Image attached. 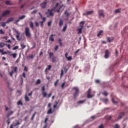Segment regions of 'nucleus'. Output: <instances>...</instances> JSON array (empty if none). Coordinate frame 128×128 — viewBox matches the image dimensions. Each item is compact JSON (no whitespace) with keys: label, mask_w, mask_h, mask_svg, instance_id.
<instances>
[{"label":"nucleus","mask_w":128,"mask_h":128,"mask_svg":"<svg viewBox=\"0 0 128 128\" xmlns=\"http://www.w3.org/2000/svg\"><path fill=\"white\" fill-rule=\"evenodd\" d=\"M62 8V6H60L58 2H57L53 8L52 10H48L49 16H54V13H52V12H54V10H56V12H60V10Z\"/></svg>","instance_id":"nucleus-1"},{"label":"nucleus","mask_w":128,"mask_h":128,"mask_svg":"<svg viewBox=\"0 0 128 128\" xmlns=\"http://www.w3.org/2000/svg\"><path fill=\"white\" fill-rule=\"evenodd\" d=\"M25 34L28 38H30V28L26 27L25 28Z\"/></svg>","instance_id":"nucleus-2"},{"label":"nucleus","mask_w":128,"mask_h":128,"mask_svg":"<svg viewBox=\"0 0 128 128\" xmlns=\"http://www.w3.org/2000/svg\"><path fill=\"white\" fill-rule=\"evenodd\" d=\"M73 90H75V92L74 94V98H76V96H78V88H74Z\"/></svg>","instance_id":"nucleus-3"},{"label":"nucleus","mask_w":128,"mask_h":128,"mask_svg":"<svg viewBox=\"0 0 128 128\" xmlns=\"http://www.w3.org/2000/svg\"><path fill=\"white\" fill-rule=\"evenodd\" d=\"M120 115L118 116V118H117V120H118L122 118H124V112H120Z\"/></svg>","instance_id":"nucleus-4"},{"label":"nucleus","mask_w":128,"mask_h":128,"mask_svg":"<svg viewBox=\"0 0 128 128\" xmlns=\"http://www.w3.org/2000/svg\"><path fill=\"white\" fill-rule=\"evenodd\" d=\"M68 52H66L65 54V58H66V60L68 61L70 60H72V56H69L68 57Z\"/></svg>","instance_id":"nucleus-5"},{"label":"nucleus","mask_w":128,"mask_h":128,"mask_svg":"<svg viewBox=\"0 0 128 128\" xmlns=\"http://www.w3.org/2000/svg\"><path fill=\"white\" fill-rule=\"evenodd\" d=\"M98 14H99V16L100 18H104V11L102 10H100L98 11Z\"/></svg>","instance_id":"nucleus-6"},{"label":"nucleus","mask_w":128,"mask_h":128,"mask_svg":"<svg viewBox=\"0 0 128 128\" xmlns=\"http://www.w3.org/2000/svg\"><path fill=\"white\" fill-rule=\"evenodd\" d=\"M10 14V10H6L5 12H4L2 14V16H8V14Z\"/></svg>","instance_id":"nucleus-7"},{"label":"nucleus","mask_w":128,"mask_h":128,"mask_svg":"<svg viewBox=\"0 0 128 128\" xmlns=\"http://www.w3.org/2000/svg\"><path fill=\"white\" fill-rule=\"evenodd\" d=\"M50 68H52V66L48 65L47 68L45 69V72L46 74H48V70H50Z\"/></svg>","instance_id":"nucleus-8"},{"label":"nucleus","mask_w":128,"mask_h":128,"mask_svg":"<svg viewBox=\"0 0 128 128\" xmlns=\"http://www.w3.org/2000/svg\"><path fill=\"white\" fill-rule=\"evenodd\" d=\"M108 56H110V51H108V50H106L105 51V54H104L105 58H108Z\"/></svg>","instance_id":"nucleus-9"},{"label":"nucleus","mask_w":128,"mask_h":128,"mask_svg":"<svg viewBox=\"0 0 128 128\" xmlns=\"http://www.w3.org/2000/svg\"><path fill=\"white\" fill-rule=\"evenodd\" d=\"M40 6H41L42 8H45L46 6V2H44L42 3Z\"/></svg>","instance_id":"nucleus-10"},{"label":"nucleus","mask_w":128,"mask_h":128,"mask_svg":"<svg viewBox=\"0 0 128 128\" xmlns=\"http://www.w3.org/2000/svg\"><path fill=\"white\" fill-rule=\"evenodd\" d=\"M92 12H94V11H92V10L88 11V12H86V13H84L83 14V16H90V14H92Z\"/></svg>","instance_id":"nucleus-11"},{"label":"nucleus","mask_w":128,"mask_h":128,"mask_svg":"<svg viewBox=\"0 0 128 128\" xmlns=\"http://www.w3.org/2000/svg\"><path fill=\"white\" fill-rule=\"evenodd\" d=\"M16 38L17 40H20V32H18V31H16Z\"/></svg>","instance_id":"nucleus-12"},{"label":"nucleus","mask_w":128,"mask_h":128,"mask_svg":"<svg viewBox=\"0 0 128 128\" xmlns=\"http://www.w3.org/2000/svg\"><path fill=\"white\" fill-rule=\"evenodd\" d=\"M80 28H78V34H82V28H84V26L80 25Z\"/></svg>","instance_id":"nucleus-13"},{"label":"nucleus","mask_w":128,"mask_h":128,"mask_svg":"<svg viewBox=\"0 0 128 128\" xmlns=\"http://www.w3.org/2000/svg\"><path fill=\"white\" fill-rule=\"evenodd\" d=\"M107 41L108 42H112L114 40V38L110 37H108L106 38Z\"/></svg>","instance_id":"nucleus-14"},{"label":"nucleus","mask_w":128,"mask_h":128,"mask_svg":"<svg viewBox=\"0 0 128 128\" xmlns=\"http://www.w3.org/2000/svg\"><path fill=\"white\" fill-rule=\"evenodd\" d=\"M104 34V31L102 30H100V31L98 32V34H97V36L98 38L100 36Z\"/></svg>","instance_id":"nucleus-15"},{"label":"nucleus","mask_w":128,"mask_h":128,"mask_svg":"<svg viewBox=\"0 0 128 128\" xmlns=\"http://www.w3.org/2000/svg\"><path fill=\"white\" fill-rule=\"evenodd\" d=\"M54 34H51L50 37L49 38V40L50 42H54V38H52V36H54Z\"/></svg>","instance_id":"nucleus-16"},{"label":"nucleus","mask_w":128,"mask_h":128,"mask_svg":"<svg viewBox=\"0 0 128 128\" xmlns=\"http://www.w3.org/2000/svg\"><path fill=\"white\" fill-rule=\"evenodd\" d=\"M63 24H64V20H62V19H60L59 22V26L60 28H62Z\"/></svg>","instance_id":"nucleus-17"},{"label":"nucleus","mask_w":128,"mask_h":128,"mask_svg":"<svg viewBox=\"0 0 128 128\" xmlns=\"http://www.w3.org/2000/svg\"><path fill=\"white\" fill-rule=\"evenodd\" d=\"M7 6H12V2L10 1L7 0L5 2Z\"/></svg>","instance_id":"nucleus-18"},{"label":"nucleus","mask_w":128,"mask_h":128,"mask_svg":"<svg viewBox=\"0 0 128 128\" xmlns=\"http://www.w3.org/2000/svg\"><path fill=\"white\" fill-rule=\"evenodd\" d=\"M14 18H9L7 21L6 22H7L8 24V22H14Z\"/></svg>","instance_id":"nucleus-19"},{"label":"nucleus","mask_w":128,"mask_h":128,"mask_svg":"<svg viewBox=\"0 0 128 128\" xmlns=\"http://www.w3.org/2000/svg\"><path fill=\"white\" fill-rule=\"evenodd\" d=\"M64 14H65L66 16V18H68L70 16V14L68 13V11H65Z\"/></svg>","instance_id":"nucleus-20"},{"label":"nucleus","mask_w":128,"mask_h":128,"mask_svg":"<svg viewBox=\"0 0 128 128\" xmlns=\"http://www.w3.org/2000/svg\"><path fill=\"white\" fill-rule=\"evenodd\" d=\"M86 102V100H79L77 102L78 104H84Z\"/></svg>","instance_id":"nucleus-21"},{"label":"nucleus","mask_w":128,"mask_h":128,"mask_svg":"<svg viewBox=\"0 0 128 128\" xmlns=\"http://www.w3.org/2000/svg\"><path fill=\"white\" fill-rule=\"evenodd\" d=\"M6 24H8L6 22H2L1 23V26H2V28H4V26H6Z\"/></svg>","instance_id":"nucleus-22"},{"label":"nucleus","mask_w":128,"mask_h":128,"mask_svg":"<svg viewBox=\"0 0 128 128\" xmlns=\"http://www.w3.org/2000/svg\"><path fill=\"white\" fill-rule=\"evenodd\" d=\"M40 82H42V81H40V79H38L35 84H40Z\"/></svg>","instance_id":"nucleus-23"},{"label":"nucleus","mask_w":128,"mask_h":128,"mask_svg":"<svg viewBox=\"0 0 128 128\" xmlns=\"http://www.w3.org/2000/svg\"><path fill=\"white\" fill-rule=\"evenodd\" d=\"M102 101L103 102H105V104H108V99L102 98Z\"/></svg>","instance_id":"nucleus-24"},{"label":"nucleus","mask_w":128,"mask_h":128,"mask_svg":"<svg viewBox=\"0 0 128 128\" xmlns=\"http://www.w3.org/2000/svg\"><path fill=\"white\" fill-rule=\"evenodd\" d=\"M56 62V57L53 56L52 58V62Z\"/></svg>","instance_id":"nucleus-25"},{"label":"nucleus","mask_w":128,"mask_h":128,"mask_svg":"<svg viewBox=\"0 0 128 128\" xmlns=\"http://www.w3.org/2000/svg\"><path fill=\"white\" fill-rule=\"evenodd\" d=\"M48 114H52V108L48 110L47 112Z\"/></svg>","instance_id":"nucleus-26"},{"label":"nucleus","mask_w":128,"mask_h":128,"mask_svg":"<svg viewBox=\"0 0 128 128\" xmlns=\"http://www.w3.org/2000/svg\"><path fill=\"white\" fill-rule=\"evenodd\" d=\"M24 100L26 102H30V98L26 95L24 96Z\"/></svg>","instance_id":"nucleus-27"},{"label":"nucleus","mask_w":128,"mask_h":128,"mask_svg":"<svg viewBox=\"0 0 128 128\" xmlns=\"http://www.w3.org/2000/svg\"><path fill=\"white\" fill-rule=\"evenodd\" d=\"M112 100L114 104H118V102L114 100V98H112Z\"/></svg>","instance_id":"nucleus-28"},{"label":"nucleus","mask_w":128,"mask_h":128,"mask_svg":"<svg viewBox=\"0 0 128 128\" xmlns=\"http://www.w3.org/2000/svg\"><path fill=\"white\" fill-rule=\"evenodd\" d=\"M54 56V53L52 52H50L49 53V58H52Z\"/></svg>","instance_id":"nucleus-29"},{"label":"nucleus","mask_w":128,"mask_h":128,"mask_svg":"<svg viewBox=\"0 0 128 128\" xmlns=\"http://www.w3.org/2000/svg\"><path fill=\"white\" fill-rule=\"evenodd\" d=\"M20 123L19 122H17L16 124H13L14 126H20Z\"/></svg>","instance_id":"nucleus-30"},{"label":"nucleus","mask_w":128,"mask_h":128,"mask_svg":"<svg viewBox=\"0 0 128 128\" xmlns=\"http://www.w3.org/2000/svg\"><path fill=\"white\" fill-rule=\"evenodd\" d=\"M30 28H34V23L30 21Z\"/></svg>","instance_id":"nucleus-31"},{"label":"nucleus","mask_w":128,"mask_h":128,"mask_svg":"<svg viewBox=\"0 0 128 128\" xmlns=\"http://www.w3.org/2000/svg\"><path fill=\"white\" fill-rule=\"evenodd\" d=\"M24 18H26V16L22 15V16H20L18 18H19V20H24Z\"/></svg>","instance_id":"nucleus-32"},{"label":"nucleus","mask_w":128,"mask_h":128,"mask_svg":"<svg viewBox=\"0 0 128 128\" xmlns=\"http://www.w3.org/2000/svg\"><path fill=\"white\" fill-rule=\"evenodd\" d=\"M18 106H22V102L20 100H18L17 102Z\"/></svg>","instance_id":"nucleus-33"},{"label":"nucleus","mask_w":128,"mask_h":128,"mask_svg":"<svg viewBox=\"0 0 128 128\" xmlns=\"http://www.w3.org/2000/svg\"><path fill=\"white\" fill-rule=\"evenodd\" d=\"M114 12H115V14H120V10L117 9V10H115Z\"/></svg>","instance_id":"nucleus-34"},{"label":"nucleus","mask_w":128,"mask_h":128,"mask_svg":"<svg viewBox=\"0 0 128 128\" xmlns=\"http://www.w3.org/2000/svg\"><path fill=\"white\" fill-rule=\"evenodd\" d=\"M10 56H12L13 58H16V54H12Z\"/></svg>","instance_id":"nucleus-35"},{"label":"nucleus","mask_w":128,"mask_h":128,"mask_svg":"<svg viewBox=\"0 0 128 128\" xmlns=\"http://www.w3.org/2000/svg\"><path fill=\"white\" fill-rule=\"evenodd\" d=\"M66 84V82H63V84L61 85V88H62V90H64V86Z\"/></svg>","instance_id":"nucleus-36"},{"label":"nucleus","mask_w":128,"mask_h":128,"mask_svg":"<svg viewBox=\"0 0 128 128\" xmlns=\"http://www.w3.org/2000/svg\"><path fill=\"white\" fill-rule=\"evenodd\" d=\"M38 12V10H34L31 12L32 14H35Z\"/></svg>","instance_id":"nucleus-37"},{"label":"nucleus","mask_w":128,"mask_h":128,"mask_svg":"<svg viewBox=\"0 0 128 128\" xmlns=\"http://www.w3.org/2000/svg\"><path fill=\"white\" fill-rule=\"evenodd\" d=\"M66 24H65V26L63 27L62 28V32H66Z\"/></svg>","instance_id":"nucleus-38"},{"label":"nucleus","mask_w":128,"mask_h":128,"mask_svg":"<svg viewBox=\"0 0 128 128\" xmlns=\"http://www.w3.org/2000/svg\"><path fill=\"white\" fill-rule=\"evenodd\" d=\"M42 94L43 96V98H46V92H42Z\"/></svg>","instance_id":"nucleus-39"},{"label":"nucleus","mask_w":128,"mask_h":128,"mask_svg":"<svg viewBox=\"0 0 128 128\" xmlns=\"http://www.w3.org/2000/svg\"><path fill=\"white\" fill-rule=\"evenodd\" d=\"M20 46L22 50H24V48H26V45L24 44H20Z\"/></svg>","instance_id":"nucleus-40"},{"label":"nucleus","mask_w":128,"mask_h":128,"mask_svg":"<svg viewBox=\"0 0 128 128\" xmlns=\"http://www.w3.org/2000/svg\"><path fill=\"white\" fill-rule=\"evenodd\" d=\"M58 80H56L54 83V86H58Z\"/></svg>","instance_id":"nucleus-41"},{"label":"nucleus","mask_w":128,"mask_h":128,"mask_svg":"<svg viewBox=\"0 0 128 128\" xmlns=\"http://www.w3.org/2000/svg\"><path fill=\"white\" fill-rule=\"evenodd\" d=\"M36 112H34V113L32 115V117L31 118V120H34V116H36Z\"/></svg>","instance_id":"nucleus-42"},{"label":"nucleus","mask_w":128,"mask_h":128,"mask_svg":"<svg viewBox=\"0 0 128 128\" xmlns=\"http://www.w3.org/2000/svg\"><path fill=\"white\" fill-rule=\"evenodd\" d=\"M92 95L90 94H88L87 95V98H92Z\"/></svg>","instance_id":"nucleus-43"},{"label":"nucleus","mask_w":128,"mask_h":128,"mask_svg":"<svg viewBox=\"0 0 128 128\" xmlns=\"http://www.w3.org/2000/svg\"><path fill=\"white\" fill-rule=\"evenodd\" d=\"M4 43L0 42V48H4Z\"/></svg>","instance_id":"nucleus-44"},{"label":"nucleus","mask_w":128,"mask_h":128,"mask_svg":"<svg viewBox=\"0 0 128 128\" xmlns=\"http://www.w3.org/2000/svg\"><path fill=\"white\" fill-rule=\"evenodd\" d=\"M13 68H14V70H14V72H16V71L18 70V67H13Z\"/></svg>","instance_id":"nucleus-45"},{"label":"nucleus","mask_w":128,"mask_h":128,"mask_svg":"<svg viewBox=\"0 0 128 128\" xmlns=\"http://www.w3.org/2000/svg\"><path fill=\"white\" fill-rule=\"evenodd\" d=\"M80 26H84V21L80 22Z\"/></svg>","instance_id":"nucleus-46"},{"label":"nucleus","mask_w":128,"mask_h":128,"mask_svg":"<svg viewBox=\"0 0 128 128\" xmlns=\"http://www.w3.org/2000/svg\"><path fill=\"white\" fill-rule=\"evenodd\" d=\"M62 76H64V70H62L60 78H62Z\"/></svg>","instance_id":"nucleus-47"},{"label":"nucleus","mask_w":128,"mask_h":128,"mask_svg":"<svg viewBox=\"0 0 128 128\" xmlns=\"http://www.w3.org/2000/svg\"><path fill=\"white\" fill-rule=\"evenodd\" d=\"M18 50V46H16L12 48L13 50Z\"/></svg>","instance_id":"nucleus-48"},{"label":"nucleus","mask_w":128,"mask_h":128,"mask_svg":"<svg viewBox=\"0 0 128 128\" xmlns=\"http://www.w3.org/2000/svg\"><path fill=\"white\" fill-rule=\"evenodd\" d=\"M6 122L8 124H10V118H9L8 120H7Z\"/></svg>","instance_id":"nucleus-49"},{"label":"nucleus","mask_w":128,"mask_h":128,"mask_svg":"<svg viewBox=\"0 0 128 128\" xmlns=\"http://www.w3.org/2000/svg\"><path fill=\"white\" fill-rule=\"evenodd\" d=\"M42 92H44L46 90V88H44V86H43L42 88Z\"/></svg>","instance_id":"nucleus-50"},{"label":"nucleus","mask_w":128,"mask_h":128,"mask_svg":"<svg viewBox=\"0 0 128 128\" xmlns=\"http://www.w3.org/2000/svg\"><path fill=\"white\" fill-rule=\"evenodd\" d=\"M48 118H46L44 120V124L48 125V123L46 122H48Z\"/></svg>","instance_id":"nucleus-51"},{"label":"nucleus","mask_w":128,"mask_h":128,"mask_svg":"<svg viewBox=\"0 0 128 128\" xmlns=\"http://www.w3.org/2000/svg\"><path fill=\"white\" fill-rule=\"evenodd\" d=\"M9 74L10 76H12V74H14V70H12V72L9 73Z\"/></svg>","instance_id":"nucleus-52"},{"label":"nucleus","mask_w":128,"mask_h":128,"mask_svg":"<svg viewBox=\"0 0 128 128\" xmlns=\"http://www.w3.org/2000/svg\"><path fill=\"white\" fill-rule=\"evenodd\" d=\"M58 46H56L54 48V50L56 52V50H58Z\"/></svg>","instance_id":"nucleus-53"},{"label":"nucleus","mask_w":128,"mask_h":128,"mask_svg":"<svg viewBox=\"0 0 128 128\" xmlns=\"http://www.w3.org/2000/svg\"><path fill=\"white\" fill-rule=\"evenodd\" d=\"M0 34H4V30H0Z\"/></svg>","instance_id":"nucleus-54"},{"label":"nucleus","mask_w":128,"mask_h":128,"mask_svg":"<svg viewBox=\"0 0 128 128\" xmlns=\"http://www.w3.org/2000/svg\"><path fill=\"white\" fill-rule=\"evenodd\" d=\"M52 21H50L48 22V26H50L52 25Z\"/></svg>","instance_id":"nucleus-55"},{"label":"nucleus","mask_w":128,"mask_h":128,"mask_svg":"<svg viewBox=\"0 0 128 128\" xmlns=\"http://www.w3.org/2000/svg\"><path fill=\"white\" fill-rule=\"evenodd\" d=\"M103 94H104V96H108V93L106 92V91H104V92H103Z\"/></svg>","instance_id":"nucleus-56"},{"label":"nucleus","mask_w":128,"mask_h":128,"mask_svg":"<svg viewBox=\"0 0 128 128\" xmlns=\"http://www.w3.org/2000/svg\"><path fill=\"white\" fill-rule=\"evenodd\" d=\"M7 52L8 54V56H10L12 55V52H10V51H7Z\"/></svg>","instance_id":"nucleus-57"},{"label":"nucleus","mask_w":128,"mask_h":128,"mask_svg":"<svg viewBox=\"0 0 128 128\" xmlns=\"http://www.w3.org/2000/svg\"><path fill=\"white\" fill-rule=\"evenodd\" d=\"M28 68L26 66L24 67V72H28Z\"/></svg>","instance_id":"nucleus-58"},{"label":"nucleus","mask_w":128,"mask_h":128,"mask_svg":"<svg viewBox=\"0 0 128 128\" xmlns=\"http://www.w3.org/2000/svg\"><path fill=\"white\" fill-rule=\"evenodd\" d=\"M90 92H92V89L90 88L87 92L88 94H90Z\"/></svg>","instance_id":"nucleus-59"},{"label":"nucleus","mask_w":128,"mask_h":128,"mask_svg":"<svg viewBox=\"0 0 128 128\" xmlns=\"http://www.w3.org/2000/svg\"><path fill=\"white\" fill-rule=\"evenodd\" d=\"M114 128H120V126L118 124H116L115 126H114Z\"/></svg>","instance_id":"nucleus-60"},{"label":"nucleus","mask_w":128,"mask_h":128,"mask_svg":"<svg viewBox=\"0 0 128 128\" xmlns=\"http://www.w3.org/2000/svg\"><path fill=\"white\" fill-rule=\"evenodd\" d=\"M28 96H32V91L28 93Z\"/></svg>","instance_id":"nucleus-61"},{"label":"nucleus","mask_w":128,"mask_h":128,"mask_svg":"<svg viewBox=\"0 0 128 128\" xmlns=\"http://www.w3.org/2000/svg\"><path fill=\"white\" fill-rule=\"evenodd\" d=\"M107 120H112V116H108L107 117Z\"/></svg>","instance_id":"nucleus-62"},{"label":"nucleus","mask_w":128,"mask_h":128,"mask_svg":"<svg viewBox=\"0 0 128 128\" xmlns=\"http://www.w3.org/2000/svg\"><path fill=\"white\" fill-rule=\"evenodd\" d=\"M100 80H95V82L96 83V84H100Z\"/></svg>","instance_id":"nucleus-63"},{"label":"nucleus","mask_w":128,"mask_h":128,"mask_svg":"<svg viewBox=\"0 0 128 128\" xmlns=\"http://www.w3.org/2000/svg\"><path fill=\"white\" fill-rule=\"evenodd\" d=\"M98 128H104V126L102 124H101L99 126Z\"/></svg>","instance_id":"nucleus-64"}]
</instances>
